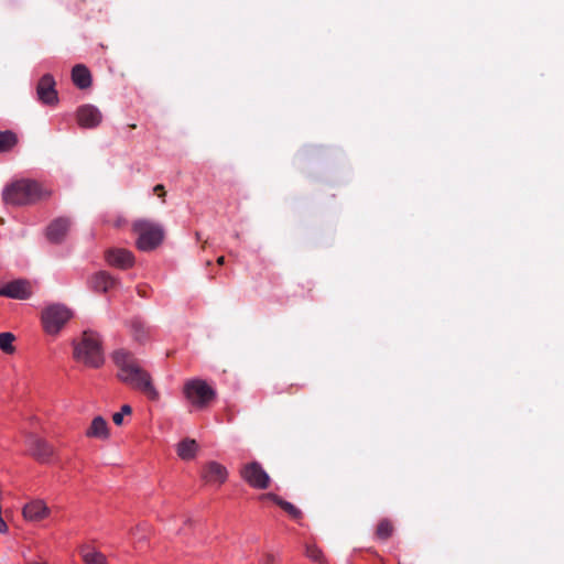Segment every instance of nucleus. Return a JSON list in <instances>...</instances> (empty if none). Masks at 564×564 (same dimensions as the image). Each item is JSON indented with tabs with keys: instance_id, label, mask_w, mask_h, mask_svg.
Masks as SVG:
<instances>
[{
	"instance_id": "1",
	"label": "nucleus",
	"mask_w": 564,
	"mask_h": 564,
	"mask_svg": "<svg viewBox=\"0 0 564 564\" xmlns=\"http://www.w3.org/2000/svg\"><path fill=\"white\" fill-rule=\"evenodd\" d=\"M118 368V378L132 389L143 393L150 401H158L160 393L153 384L151 375L141 367L139 360L128 350L118 349L112 354Z\"/></svg>"
},
{
	"instance_id": "2",
	"label": "nucleus",
	"mask_w": 564,
	"mask_h": 564,
	"mask_svg": "<svg viewBox=\"0 0 564 564\" xmlns=\"http://www.w3.org/2000/svg\"><path fill=\"white\" fill-rule=\"evenodd\" d=\"M73 355L77 362L86 367H100L104 364V351L98 334L90 330L84 332L82 336L74 341Z\"/></svg>"
},
{
	"instance_id": "3",
	"label": "nucleus",
	"mask_w": 564,
	"mask_h": 564,
	"mask_svg": "<svg viewBox=\"0 0 564 564\" xmlns=\"http://www.w3.org/2000/svg\"><path fill=\"white\" fill-rule=\"evenodd\" d=\"M48 195L37 182L30 180L15 181L2 192L3 202L10 205L32 204Z\"/></svg>"
},
{
	"instance_id": "4",
	"label": "nucleus",
	"mask_w": 564,
	"mask_h": 564,
	"mask_svg": "<svg viewBox=\"0 0 564 564\" xmlns=\"http://www.w3.org/2000/svg\"><path fill=\"white\" fill-rule=\"evenodd\" d=\"M132 231L137 235V247H159L164 242L165 229L154 220L137 219L132 224Z\"/></svg>"
},
{
	"instance_id": "5",
	"label": "nucleus",
	"mask_w": 564,
	"mask_h": 564,
	"mask_svg": "<svg viewBox=\"0 0 564 564\" xmlns=\"http://www.w3.org/2000/svg\"><path fill=\"white\" fill-rule=\"evenodd\" d=\"M183 391L188 402L197 409L206 408L216 397L213 387L202 379L186 381Z\"/></svg>"
},
{
	"instance_id": "6",
	"label": "nucleus",
	"mask_w": 564,
	"mask_h": 564,
	"mask_svg": "<svg viewBox=\"0 0 564 564\" xmlns=\"http://www.w3.org/2000/svg\"><path fill=\"white\" fill-rule=\"evenodd\" d=\"M53 513L48 502L40 497L26 499L21 508L22 519L28 523H42L51 519Z\"/></svg>"
},
{
	"instance_id": "7",
	"label": "nucleus",
	"mask_w": 564,
	"mask_h": 564,
	"mask_svg": "<svg viewBox=\"0 0 564 564\" xmlns=\"http://www.w3.org/2000/svg\"><path fill=\"white\" fill-rule=\"evenodd\" d=\"M72 317L70 311L59 304L47 306L42 313V324L47 334L55 335Z\"/></svg>"
},
{
	"instance_id": "8",
	"label": "nucleus",
	"mask_w": 564,
	"mask_h": 564,
	"mask_svg": "<svg viewBox=\"0 0 564 564\" xmlns=\"http://www.w3.org/2000/svg\"><path fill=\"white\" fill-rule=\"evenodd\" d=\"M34 293V283L26 279H15L0 283V296L26 301Z\"/></svg>"
},
{
	"instance_id": "9",
	"label": "nucleus",
	"mask_w": 564,
	"mask_h": 564,
	"mask_svg": "<svg viewBox=\"0 0 564 564\" xmlns=\"http://www.w3.org/2000/svg\"><path fill=\"white\" fill-rule=\"evenodd\" d=\"M240 477L254 489H267L271 479L258 462L247 463L239 470Z\"/></svg>"
},
{
	"instance_id": "10",
	"label": "nucleus",
	"mask_w": 564,
	"mask_h": 564,
	"mask_svg": "<svg viewBox=\"0 0 564 564\" xmlns=\"http://www.w3.org/2000/svg\"><path fill=\"white\" fill-rule=\"evenodd\" d=\"M200 478L207 485L220 487L228 478V470L220 463L207 462L202 466Z\"/></svg>"
},
{
	"instance_id": "11",
	"label": "nucleus",
	"mask_w": 564,
	"mask_h": 564,
	"mask_svg": "<svg viewBox=\"0 0 564 564\" xmlns=\"http://www.w3.org/2000/svg\"><path fill=\"white\" fill-rule=\"evenodd\" d=\"M70 224L72 221L67 217H58L52 220L45 231L47 241L52 245L62 243L69 230Z\"/></svg>"
},
{
	"instance_id": "12",
	"label": "nucleus",
	"mask_w": 564,
	"mask_h": 564,
	"mask_svg": "<svg viewBox=\"0 0 564 564\" xmlns=\"http://www.w3.org/2000/svg\"><path fill=\"white\" fill-rule=\"evenodd\" d=\"M105 260L113 268L126 270L133 267L135 258L129 249H107Z\"/></svg>"
},
{
	"instance_id": "13",
	"label": "nucleus",
	"mask_w": 564,
	"mask_h": 564,
	"mask_svg": "<svg viewBox=\"0 0 564 564\" xmlns=\"http://www.w3.org/2000/svg\"><path fill=\"white\" fill-rule=\"evenodd\" d=\"M36 94L41 102L45 105H55L58 101L55 89V80L51 74H45L37 83Z\"/></svg>"
},
{
	"instance_id": "14",
	"label": "nucleus",
	"mask_w": 564,
	"mask_h": 564,
	"mask_svg": "<svg viewBox=\"0 0 564 564\" xmlns=\"http://www.w3.org/2000/svg\"><path fill=\"white\" fill-rule=\"evenodd\" d=\"M101 120V112L93 105L80 106L77 110V122L83 128H96L100 124Z\"/></svg>"
},
{
	"instance_id": "15",
	"label": "nucleus",
	"mask_w": 564,
	"mask_h": 564,
	"mask_svg": "<svg viewBox=\"0 0 564 564\" xmlns=\"http://www.w3.org/2000/svg\"><path fill=\"white\" fill-rule=\"evenodd\" d=\"M78 553L84 564H109L106 555L94 542H85L78 546Z\"/></svg>"
},
{
	"instance_id": "16",
	"label": "nucleus",
	"mask_w": 564,
	"mask_h": 564,
	"mask_svg": "<svg viewBox=\"0 0 564 564\" xmlns=\"http://www.w3.org/2000/svg\"><path fill=\"white\" fill-rule=\"evenodd\" d=\"M85 435L88 438H97L106 441L110 437V429L108 422L100 415L95 416L87 427Z\"/></svg>"
},
{
	"instance_id": "17",
	"label": "nucleus",
	"mask_w": 564,
	"mask_h": 564,
	"mask_svg": "<svg viewBox=\"0 0 564 564\" xmlns=\"http://www.w3.org/2000/svg\"><path fill=\"white\" fill-rule=\"evenodd\" d=\"M116 284V279L105 271L97 272L89 279V286L95 292L106 293L113 289Z\"/></svg>"
},
{
	"instance_id": "18",
	"label": "nucleus",
	"mask_w": 564,
	"mask_h": 564,
	"mask_svg": "<svg viewBox=\"0 0 564 564\" xmlns=\"http://www.w3.org/2000/svg\"><path fill=\"white\" fill-rule=\"evenodd\" d=\"M129 328L132 339L140 345L147 344L152 338L151 328L145 326V324L139 318L131 319Z\"/></svg>"
},
{
	"instance_id": "19",
	"label": "nucleus",
	"mask_w": 564,
	"mask_h": 564,
	"mask_svg": "<svg viewBox=\"0 0 564 564\" xmlns=\"http://www.w3.org/2000/svg\"><path fill=\"white\" fill-rule=\"evenodd\" d=\"M72 80L77 88L87 89L91 86V74L85 65L77 64L72 69Z\"/></svg>"
},
{
	"instance_id": "20",
	"label": "nucleus",
	"mask_w": 564,
	"mask_h": 564,
	"mask_svg": "<svg viewBox=\"0 0 564 564\" xmlns=\"http://www.w3.org/2000/svg\"><path fill=\"white\" fill-rule=\"evenodd\" d=\"M261 499H270L278 505L289 517L295 521H301L303 518L302 511L291 502L283 500L281 497L274 494H267L261 496Z\"/></svg>"
},
{
	"instance_id": "21",
	"label": "nucleus",
	"mask_w": 564,
	"mask_h": 564,
	"mask_svg": "<svg viewBox=\"0 0 564 564\" xmlns=\"http://www.w3.org/2000/svg\"><path fill=\"white\" fill-rule=\"evenodd\" d=\"M198 452V444L195 440L184 438L176 446L177 456L183 460L194 459Z\"/></svg>"
},
{
	"instance_id": "22",
	"label": "nucleus",
	"mask_w": 564,
	"mask_h": 564,
	"mask_svg": "<svg viewBox=\"0 0 564 564\" xmlns=\"http://www.w3.org/2000/svg\"><path fill=\"white\" fill-rule=\"evenodd\" d=\"M305 555L316 564H327V558L323 550L314 541H307L305 543Z\"/></svg>"
},
{
	"instance_id": "23",
	"label": "nucleus",
	"mask_w": 564,
	"mask_h": 564,
	"mask_svg": "<svg viewBox=\"0 0 564 564\" xmlns=\"http://www.w3.org/2000/svg\"><path fill=\"white\" fill-rule=\"evenodd\" d=\"M394 527L391 520L381 519L376 527V538L379 540H388L393 534Z\"/></svg>"
},
{
	"instance_id": "24",
	"label": "nucleus",
	"mask_w": 564,
	"mask_h": 564,
	"mask_svg": "<svg viewBox=\"0 0 564 564\" xmlns=\"http://www.w3.org/2000/svg\"><path fill=\"white\" fill-rule=\"evenodd\" d=\"M18 142L12 131H0V152L10 150Z\"/></svg>"
},
{
	"instance_id": "25",
	"label": "nucleus",
	"mask_w": 564,
	"mask_h": 564,
	"mask_svg": "<svg viewBox=\"0 0 564 564\" xmlns=\"http://www.w3.org/2000/svg\"><path fill=\"white\" fill-rule=\"evenodd\" d=\"M15 337L12 333H1L0 334V349L6 354H13L15 351V347L13 345Z\"/></svg>"
},
{
	"instance_id": "26",
	"label": "nucleus",
	"mask_w": 564,
	"mask_h": 564,
	"mask_svg": "<svg viewBox=\"0 0 564 564\" xmlns=\"http://www.w3.org/2000/svg\"><path fill=\"white\" fill-rule=\"evenodd\" d=\"M131 413H132V409H131V406H130V405H128V404H123V405L121 406V409H120V411H119V412L113 413V415H112V422H113L116 425L120 426V425H122V424H123V417H124V415H131Z\"/></svg>"
},
{
	"instance_id": "27",
	"label": "nucleus",
	"mask_w": 564,
	"mask_h": 564,
	"mask_svg": "<svg viewBox=\"0 0 564 564\" xmlns=\"http://www.w3.org/2000/svg\"><path fill=\"white\" fill-rule=\"evenodd\" d=\"M262 563L263 564H274L275 563V555L272 553H265L262 556Z\"/></svg>"
},
{
	"instance_id": "28",
	"label": "nucleus",
	"mask_w": 564,
	"mask_h": 564,
	"mask_svg": "<svg viewBox=\"0 0 564 564\" xmlns=\"http://www.w3.org/2000/svg\"><path fill=\"white\" fill-rule=\"evenodd\" d=\"M154 193L160 196V197H164L165 196V188L162 184H158L154 186L153 188Z\"/></svg>"
},
{
	"instance_id": "29",
	"label": "nucleus",
	"mask_w": 564,
	"mask_h": 564,
	"mask_svg": "<svg viewBox=\"0 0 564 564\" xmlns=\"http://www.w3.org/2000/svg\"><path fill=\"white\" fill-rule=\"evenodd\" d=\"M110 221L115 227H121L127 223V220L122 216H116V218Z\"/></svg>"
},
{
	"instance_id": "30",
	"label": "nucleus",
	"mask_w": 564,
	"mask_h": 564,
	"mask_svg": "<svg viewBox=\"0 0 564 564\" xmlns=\"http://www.w3.org/2000/svg\"><path fill=\"white\" fill-rule=\"evenodd\" d=\"M224 259H225V258H224V256H219V257L217 258V263H218L219 265H221V264L224 263Z\"/></svg>"
},
{
	"instance_id": "31",
	"label": "nucleus",
	"mask_w": 564,
	"mask_h": 564,
	"mask_svg": "<svg viewBox=\"0 0 564 564\" xmlns=\"http://www.w3.org/2000/svg\"><path fill=\"white\" fill-rule=\"evenodd\" d=\"M28 564H46V563L32 562V563H28Z\"/></svg>"
},
{
	"instance_id": "32",
	"label": "nucleus",
	"mask_w": 564,
	"mask_h": 564,
	"mask_svg": "<svg viewBox=\"0 0 564 564\" xmlns=\"http://www.w3.org/2000/svg\"><path fill=\"white\" fill-rule=\"evenodd\" d=\"M129 127H130L131 129H135V128H137V126H135L134 123L130 124Z\"/></svg>"
}]
</instances>
